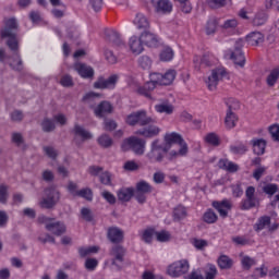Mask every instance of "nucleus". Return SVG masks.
Instances as JSON below:
<instances>
[{"label": "nucleus", "mask_w": 279, "mask_h": 279, "mask_svg": "<svg viewBox=\"0 0 279 279\" xmlns=\"http://www.w3.org/2000/svg\"><path fill=\"white\" fill-rule=\"evenodd\" d=\"M17 31L19 23L16 22V19H9L4 28L0 31V35L1 38H9L7 45L9 49L13 51V57L9 58L8 64L13 71H23V60H21V54L19 53V40L16 39Z\"/></svg>", "instance_id": "nucleus-1"}, {"label": "nucleus", "mask_w": 279, "mask_h": 279, "mask_svg": "<svg viewBox=\"0 0 279 279\" xmlns=\"http://www.w3.org/2000/svg\"><path fill=\"white\" fill-rule=\"evenodd\" d=\"M165 143L166 144H163V145H167V147H169V149H171V145H173V144L180 145L179 150H171L168 154V160H170V161L175 160L177 158H180V157L182 158L189 154V144H186L184 138H182V135H180L175 132L167 133L165 135Z\"/></svg>", "instance_id": "nucleus-2"}, {"label": "nucleus", "mask_w": 279, "mask_h": 279, "mask_svg": "<svg viewBox=\"0 0 279 279\" xmlns=\"http://www.w3.org/2000/svg\"><path fill=\"white\" fill-rule=\"evenodd\" d=\"M147 142L137 136H131L123 140L121 144L122 151H133L135 156H143Z\"/></svg>", "instance_id": "nucleus-3"}, {"label": "nucleus", "mask_w": 279, "mask_h": 279, "mask_svg": "<svg viewBox=\"0 0 279 279\" xmlns=\"http://www.w3.org/2000/svg\"><path fill=\"white\" fill-rule=\"evenodd\" d=\"M169 159V146L160 144V140H155L150 144V150L146 157L150 162H162L165 157Z\"/></svg>", "instance_id": "nucleus-4"}, {"label": "nucleus", "mask_w": 279, "mask_h": 279, "mask_svg": "<svg viewBox=\"0 0 279 279\" xmlns=\"http://www.w3.org/2000/svg\"><path fill=\"white\" fill-rule=\"evenodd\" d=\"M125 123L131 128L136 125L140 128H145L151 123H156V119L147 116L146 110H138L126 116Z\"/></svg>", "instance_id": "nucleus-5"}, {"label": "nucleus", "mask_w": 279, "mask_h": 279, "mask_svg": "<svg viewBox=\"0 0 279 279\" xmlns=\"http://www.w3.org/2000/svg\"><path fill=\"white\" fill-rule=\"evenodd\" d=\"M38 223H43L48 232L54 236H62L66 232V226L62 221H56V218L41 215L37 218Z\"/></svg>", "instance_id": "nucleus-6"}, {"label": "nucleus", "mask_w": 279, "mask_h": 279, "mask_svg": "<svg viewBox=\"0 0 279 279\" xmlns=\"http://www.w3.org/2000/svg\"><path fill=\"white\" fill-rule=\"evenodd\" d=\"M125 247L120 244H114L110 250H109V256L111 258V265L116 267L118 271H121L123 269V263H125Z\"/></svg>", "instance_id": "nucleus-7"}, {"label": "nucleus", "mask_w": 279, "mask_h": 279, "mask_svg": "<svg viewBox=\"0 0 279 279\" xmlns=\"http://www.w3.org/2000/svg\"><path fill=\"white\" fill-rule=\"evenodd\" d=\"M260 206V199L256 196V187L248 186L245 191V199L241 202L242 210H252V208H256Z\"/></svg>", "instance_id": "nucleus-8"}, {"label": "nucleus", "mask_w": 279, "mask_h": 279, "mask_svg": "<svg viewBox=\"0 0 279 279\" xmlns=\"http://www.w3.org/2000/svg\"><path fill=\"white\" fill-rule=\"evenodd\" d=\"M45 195L40 202L41 208H53L58 202H60V191L56 187H48L45 190Z\"/></svg>", "instance_id": "nucleus-9"}, {"label": "nucleus", "mask_w": 279, "mask_h": 279, "mask_svg": "<svg viewBox=\"0 0 279 279\" xmlns=\"http://www.w3.org/2000/svg\"><path fill=\"white\" fill-rule=\"evenodd\" d=\"M228 77V72H226V69L218 68L211 71V74L206 80L207 88L209 90H216L217 85L221 80H226Z\"/></svg>", "instance_id": "nucleus-10"}, {"label": "nucleus", "mask_w": 279, "mask_h": 279, "mask_svg": "<svg viewBox=\"0 0 279 279\" xmlns=\"http://www.w3.org/2000/svg\"><path fill=\"white\" fill-rule=\"evenodd\" d=\"M190 269L189 260L181 259L174 262L168 267V275L172 278H180V276H184Z\"/></svg>", "instance_id": "nucleus-11"}, {"label": "nucleus", "mask_w": 279, "mask_h": 279, "mask_svg": "<svg viewBox=\"0 0 279 279\" xmlns=\"http://www.w3.org/2000/svg\"><path fill=\"white\" fill-rule=\"evenodd\" d=\"M236 109H239V101L232 99L225 118V125L227 130H232L233 128H236V121H239V118L236 117V113L232 111Z\"/></svg>", "instance_id": "nucleus-12"}, {"label": "nucleus", "mask_w": 279, "mask_h": 279, "mask_svg": "<svg viewBox=\"0 0 279 279\" xmlns=\"http://www.w3.org/2000/svg\"><path fill=\"white\" fill-rule=\"evenodd\" d=\"M117 82H119V75L117 74H112L108 78L99 76L94 83V88L99 90H105L106 88H114V86H117Z\"/></svg>", "instance_id": "nucleus-13"}, {"label": "nucleus", "mask_w": 279, "mask_h": 279, "mask_svg": "<svg viewBox=\"0 0 279 279\" xmlns=\"http://www.w3.org/2000/svg\"><path fill=\"white\" fill-rule=\"evenodd\" d=\"M243 39L235 41L234 50L231 51L230 58L238 66H245V54H243Z\"/></svg>", "instance_id": "nucleus-14"}, {"label": "nucleus", "mask_w": 279, "mask_h": 279, "mask_svg": "<svg viewBox=\"0 0 279 279\" xmlns=\"http://www.w3.org/2000/svg\"><path fill=\"white\" fill-rule=\"evenodd\" d=\"M73 69L83 80H93L95 77V69L86 63L77 62Z\"/></svg>", "instance_id": "nucleus-15"}, {"label": "nucleus", "mask_w": 279, "mask_h": 279, "mask_svg": "<svg viewBox=\"0 0 279 279\" xmlns=\"http://www.w3.org/2000/svg\"><path fill=\"white\" fill-rule=\"evenodd\" d=\"M107 239L110 241V243L119 245V243H123V239H125V233L118 227H110L107 230Z\"/></svg>", "instance_id": "nucleus-16"}, {"label": "nucleus", "mask_w": 279, "mask_h": 279, "mask_svg": "<svg viewBox=\"0 0 279 279\" xmlns=\"http://www.w3.org/2000/svg\"><path fill=\"white\" fill-rule=\"evenodd\" d=\"M151 5L157 14H169L173 10V4L169 0H151Z\"/></svg>", "instance_id": "nucleus-17"}, {"label": "nucleus", "mask_w": 279, "mask_h": 279, "mask_svg": "<svg viewBox=\"0 0 279 279\" xmlns=\"http://www.w3.org/2000/svg\"><path fill=\"white\" fill-rule=\"evenodd\" d=\"M148 126H145L144 129H140L135 132L137 136H144V138H155V136H158L160 134V129L158 125L150 123L147 124Z\"/></svg>", "instance_id": "nucleus-18"}, {"label": "nucleus", "mask_w": 279, "mask_h": 279, "mask_svg": "<svg viewBox=\"0 0 279 279\" xmlns=\"http://www.w3.org/2000/svg\"><path fill=\"white\" fill-rule=\"evenodd\" d=\"M142 41L146 47L156 48L158 45H160V39L158 38V35L150 33V32H144L141 34Z\"/></svg>", "instance_id": "nucleus-19"}, {"label": "nucleus", "mask_w": 279, "mask_h": 279, "mask_svg": "<svg viewBox=\"0 0 279 279\" xmlns=\"http://www.w3.org/2000/svg\"><path fill=\"white\" fill-rule=\"evenodd\" d=\"M213 206L216 208V210L219 213L220 217L226 219L228 217V211L232 209V203L230 201L225 199L221 202L215 201L213 203Z\"/></svg>", "instance_id": "nucleus-20"}, {"label": "nucleus", "mask_w": 279, "mask_h": 279, "mask_svg": "<svg viewBox=\"0 0 279 279\" xmlns=\"http://www.w3.org/2000/svg\"><path fill=\"white\" fill-rule=\"evenodd\" d=\"M106 38L108 41L111 43V45L113 47H125V43H123V39H121V35H119V33L117 31H106Z\"/></svg>", "instance_id": "nucleus-21"}, {"label": "nucleus", "mask_w": 279, "mask_h": 279, "mask_svg": "<svg viewBox=\"0 0 279 279\" xmlns=\"http://www.w3.org/2000/svg\"><path fill=\"white\" fill-rule=\"evenodd\" d=\"M246 43L251 45V47H258V45L265 43V35L260 32H252L246 36Z\"/></svg>", "instance_id": "nucleus-22"}, {"label": "nucleus", "mask_w": 279, "mask_h": 279, "mask_svg": "<svg viewBox=\"0 0 279 279\" xmlns=\"http://www.w3.org/2000/svg\"><path fill=\"white\" fill-rule=\"evenodd\" d=\"M129 46L132 53H135L136 56L143 53L144 48L142 37L132 36L129 40Z\"/></svg>", "instance_id": "nucleus-23"}, {"label": "nucleus", "mask_w": 279, "mask_h": 279, "mask_svg": "<svg viewBox=\"0 0 279 279\" xmlns=\"http://www.w3.org/2000/svg\"><path fill=\"white\" fill-rule=\"evenodd\" d=\"M154 90H156V85L148 81L144 85L137 87L136 93L137 95H142V97H146V99H151V93H154Z\"/></svg>", "instance_id": "nucleus-24"}, {"label": "nucleus", "mask_w": 279, "mask_h": 279, "mask_svg": "<svg viewBox=\"0 0 279 279\" xmlns=\"http://www.w3.org/2000/svg\"><path fill=\"white\" fill-rule=\"evenodd\" d=\"M113 110L112 104L110 101H101L95 109L96 117H106V114H111Z\"/></svg>", "instance_id": "nucleus-25"}, {"label": "nucleus", "mask_w": 279, "mask_h": 279, "mask_svg": "<svg viewBox=\"0 0 279 279\" xmlns=\"http://www.w3.org/2000/svg\"><path fill=\"white\" fill-rule=\"evenodd\" d=\"M269 226H271V217L263 216L257 219L253 228L255 232H260L265 230V228H269Z\"/></svg>", "instance_id": "nucleus-26"}, {"label": "nucleus", "mask_w": 279, "mask_h": 279, "mask_svg": "<svg viewBox=\"0 0 279 279\" xmlns=\"http://www.w3.org/2000/svg\"><path fill=\"white\" fill-rule=\"evenodd\" d=\"M217 265L219 269H232L234 260L228 255H220L217 259Z\"/></svg>", "instance_id": "nucleus-27"}, {"label": "nucleus", "mask_w": 279, "mask_h": 279, "mask_svg": "<svg viewBox=\"0 0 279 279\" xmlns=\"http://www.w3.org/2000/svg\"><path fill=\"white\" fill-rule=\"evenodd\" d=\"M137 29H149V19L143 13H137L134 20Z\"/></svg>", "instance_id": "nucleus-28"}, {"label": "nucleus", "mask_w": 279, "mask_h": 279, "mask_svg": "<svg viewBox=\"0 0 279 279\" xmlns=\"http://www.w3.org/2000/svg\"><path fill=\"white\" fill-rule=\"evenodd\" d=\"M187 216L189 213L186 211V207L182 205H178L172 211L173 221H182L183 219H186Z\"/></svg>", "instance_id": "nucleus-29"}, {"label": "nucleus", "mask_w": 279, "mask_h": 279, "mask_svg": "<svg viewBox=\"0 0 279 279\" xmlns=\"http://www.w3.org/2000/svg\"><path fill=\"white\" fill-rule=\"evenodd\" d=\"M75 136H80L82 141H90L93 138V133H89L84 126L76 124L73 130Z\"/></svg>", "instance_id": "nucleus-30"}, {"label": "nucleus", "mask_w": 279, "mask_h": 279, "mask_svg": "<svg viewBox=\"0 0 279 279\" xmlns=\"http://www.w3.org/2000/svg\"><path fill=\"white\" fill-rule=\"evenodd\" d=\"M252 145L256 156H263V154H265V147H267V142H265V140H253Z\"/></svg>", "instance_id": "nucleus-31"}, {"label": "nucleus", "mask_w": 279, "mask_h": 279, "mask_svg": "<svg viewBox=\"0 0 279 279\" xmlns=\"http://www.w3.org/2000/svg\"><path fill=\"white\" fill-rule=\"evenodd\" d=\"M134 197V189L132 187H124L118 191V199L120 202H130Z\"/></svg>", "instance_id": "nucleus-32"}, {"label": "nucleus", "mask_w": 279, "mask_h": 279, "mask_svg": "<svg viewBox=\"0 0 279 279\" xmlns=\"http://www.w3.org/2000/svg\"><path fill=\"white\" fill-rule=\"evenodd\" d=\"M218 167L219 169H223L225 171H230V173L239 171V166H236L232 161H229L228 159H220L218 162Z\"/></svg>", "instance_id": "nucleus-33"}, {"label": "nucleus", "mask_w": 279, "mask_h": 279, "mask_svg": "<svg viewBox=\"0 0 279 279\" xmlns=\"http://www.w3.org/2000/svg\"><path fill=\"white\" fill-rule=\"evenodd\" d=\"M177 72L175 70H168L165 74H162L161 86H169L173 84V80H175Z\"/></svg>", "instance_id": "nucleus-34"}, {"label": "nucleus", "mask_w": 279, "mask_h": 279, "mask_svg": "<svg viewBox=\"0 0 279 279\" xmlns=\"http://www.w3.org/2000/svg\"><path fill=\"white\" fill-rule=\"evenodd\" d=\"M221 27L226 32H236V27H239V20L238 19L226 20L221 25Z\"/></svg>", "instance_id": "nucleus-35"}, {"label": "nucleus", "mask_w": 279, "mask_h": 279, "mask_svg": "<svg viewBox=\"0 0 279 279\" xmlns=\"http://www.w3.org/2000/svg\"><path fill=\"white\" fill-rule=\"evenodd\" d=\"M97 143L100 147H104V149H108L110 148V146L112 145L113 141L112 137H110V135L108 134H101L98 138H97Z\"/></svg>", "instance_id": "nucleus-36"}, {"label": "nucleus", "mask_w": 279, "mask_h": 279, "mask_svg": "<svg viewBox=\"0 0 279 279\" xmlns=\"http://www.w3.org/2000/svg\"><path fill=\"white\" fill-rule=\"evenodd\" d=\"M278 78H279V68H275L274 70H271V72L266 78L267 85L270 87L276 86V82H278Z\"/></svg>", "instance_id": "nucleus-37"}, {"label": "nucleus", "mask_w": 279, "mask_h": 279, "mask_svg": "<svg viewBox=\"0 0 279 279\" xmlns=\"http://www.w3.org/2000/svg\"><path fill=\"white\" fill-rule=\"evenodd\" d=\"M41 129H43V132H53V130H56V121L49 119V118H45L43 121H41Z\"/></svg>", "instance_id": "nucleus-38"}, {"label": "nucleus", "mask_w": 279, "mask_h": 279, "mask_svg": "<svg viewBox=\"0 0 279 279\" xmlns=\"http://www.w3.org/2000/svg\"><path fill=\"white\" fill-rule=\"evenodd\" d=\"M155 110L165 114H173V105L171 104H159L155 106Z\"/></svg>", "instance_id": "nucleus-39"}, {"label": "nucleus", "mask_w": 279, "mask_h": 279, "mask_svg": "<svg viewBox=\"0 0 279 279\" xmlns=\"http://www.w3.org/2000/svg\"><path fill=\"white\" fill-rule=\"evenodd\" d=\"M219 25V23L217 22V19L213 17L209 19L206 25V34L207 36H213V34H215V32H217V26Z\"/></svg>", "instance_id": "nucleus-40"}, {"label": "nucleus", "mask_w": 279, "mask_h": 279, "mask_svg": "<svg viewBox=\"0 0 279 279\" xmlns=\"http://www.w3.org/2000/svg\"><path fill=\"white\" fill-rule=\"evenodd\" d=\"M159 57L162 62H171L173 60V49L169 47L163 48Z\"/></svg>", "instance_id": "nucleus-41"}, {"label": "nucleus", "mask_w": 279, "mask_h": 279, "mask_svg": "<svg viewBox=\"0 0 279 279\" xmlns=\"http://www.w3.org/2000/svg\"><path fill=\"white\" fill-rule=\"evenodd\" d=\"M267 23V14L265 12H258L254 20H253V25L255 27H260L262 25H265Z\"/></svg>", "instance_id": "nucleus-42"}, {"label": "nucleus", "mask_w": 279, "mask_h": 279, "mask_svg": "<svg viewBox=\"0 0 279 279\" xmlns=\"http://www.w3.org/2000/svg\"><path fill=\"white\" fill-rule=\"evenodd\" d=\"M241 265L243 269H245L246 271H250V269H252V267L256 265V259L245 255L241 259Z\"/></svg>", "instance_id": "nucleus-43"}, {"label": "nucleus", "mask_w": 279, "mask_h": 279, "mask_svg": "<svg viewBox=\"0 0 279 279\" xmlns=\"http://www.w3.org/2000/svg\"><path fill=\"white\" fill-rule=\"evenodd\" d=\"M217 214L213 209H208L203 215V221H205V223H217Z\"/></svg>", "instance_id": "nucleus-44"}, {"label": "nucleus", "mask_w": 279, "mask_h": 279, "mask_svg": "<svg viewBox=\"0 0 279 279\" xmlns=\"http://www.w3.org/2000/svg\"><path fill=\"white\" fill-rule=\"evenodd\" d=\"M135 191H138L140 193H145L146 195H148V193H151L154 189L150 186L149 183H147V181H140L136 184Z\"/></svg>", "instance_id": "nucleus-45"}, {"label": "nucleus", "mask_w": 279, "mask_h": 279, "mask_svg": "<svg viewBox=\"0 0 279 279\" xmlns=\"http://www.w3.org/2000/svg\"><path fill=\"white\" fill-rule=\"evenodd\" d=\"M76 197H83L87 202H93V190L90 187H85L76 192Z\"/></svg>", "instance_id": "nucleus-46"}, {"label": "nucleus", "mask_w": 279, "mask_h": 279, "mask_svg": "<svg viewBox=\"0 0 279 279\" xmlns=\"http://www.w3.org/2000/svg\"><path fill=\"white\" fill-rule=\"evenodd\" d=\"M99 182L105 186H112V174L108 171L100 173Z\"/></svg>", "instance_id": "nucleus-47"}, {"label": "nucleus", "mask_w": 279, "mask_h": 279, "mask_svg": "<svg viewBox=\"0 0 279 279\" xmlns=\"http://www.w3.org/2000/svg\"><path fill=\"white\" fill-rule=\"evenodd\" d=\"M138 65L141 69H144V71H149V69H151V59L147 56H142L138 58Z\"/></svg>", "instance_id": "nucleus-48"}, {"label": "nucleus", "mask_w": 279, "mask_h": 279, "mask_svg": "<svg viewBox=\"0 0 279 279\" xmlns=\"http://www.w3.org/2000/svg\"><path fill=\"white\" fill-rule=\"evenodd\" d=\"M206 143L209 145H213L214 147H219L221 141L219 140V136L215 133H209L205 137Z\"/></svg>", "instance_id": "nucleus-49"}, {"label": "nucleus", "mask_w": 279, "mask_h": 279, "mask_svg": "<svg viewBox=\"0 0 279 279\" xmlns=\"http://www.w3.org/2000/svg\"><path fill=\"white\" fill-rule=\"evenodd\" d=\"M154 235L156 236V230L146 229L142 233V241H144V243H151V240L154 239Z\"/></svg>", "instance_id": "nucleus-50"}, {"label": "nucleus", "mask_w": 279, "mask_h": 279, "mask_svg": "<svg viewBox=\"0 0 279 279\" xmlns=\"http://www.w3.org/2000/svg\"><path fill=\"white\" fill-rule=\"evenodd\" d=\"M264 193H266V195H269L270 197H272V195H276V193H278V184L276 183H268L263 187Z\"/></svg>", "instance_id": "nucleus-51"}, {"label": "nucleus", "mask_w": 279, "mask_h": 279, "mask_svg": "<svg viewBox=\"0 0 279 279\" xmlns=\"http://www.w3.org/2000/svg\"><path fill=\"white\" fill-rule=\"evenodd\" d=\"M217 266H215L214 264H208L207 270L205 272L206 279H215L217 277Z\"/></svg>", "instance_id": "nucleus-52"}, {"label": "nucleus", "mask_w": 279, "mask_h": 279, "mask_svg": "<svg viewBox=\"0 0 279 279\" xmlns=\"http://www.w3.org/2000/svg\"><path fill=\"white\" fill-rule=\"evenodd\" d=\"M230 151L235 155H243L245 154V151H247V146H245L244 144L231 145Z\"/></svg>", "instance_id": "nucleus-53"}, {"label": "nucleus", "mask_w": 279, "mask_h": 279, "mask_svg": "<svg viewBox=\"0 0 279 279\" xmlns=\"http://www.w3.org/2000/svg\"><path fill=\"white\" fill-rule=\"evenodd\" d=\"M150 84H154L155 88L156 86H162V74L161 73H150V81H148Z\"/></svg>", "instance_id": "nucleus-54"}, {"label": "nucleus", "mask_w": 279, "mask_h": 279, "mask_svg": "<svg viewBox=\"0 0 279 279\" xmlns=\"http://www.w3.org/2000/svg\"><path fill=\"white\" fill-rule=\"evenodd\" d=\"M155 236L157 241H159L160 243H167V241L171 239V233H169L168 231H161V232L155 231Z\"/></svg>", "instance_id": "nucleus-55"}, {"label": "nucleus", "mask_w": 279, "mask_h": 279, "mask_svg": "<svg viewBox=\"0 0 279 279\" xmlns=\"http://www.w3.org/2000/svg\"><path fill=\"white\" fill-rule=\"evenodd\" d=\"M118 126L117 121L112 119H105L104 121V130L106 132H113V130Z\"/></svg>", "instance_id": "nucleus-56"}, {"label": "nucleus", "mask_w": 279, "mask_h": 279, "mask_svg": "<svg viewBox=\"0 0 279 279\" xmlns=\"http://www.w3.org/2000/svg\"><path fill=\"white\" fill-rule=\"evenodd\" d=\"M37 239L39 243H43L44 245L45 243H56V238L49 233H41Z\"/></svg>", "instance_id": "nucleus-57"}, {"label": "nucleus", "mask_w": 279, "mask_h": 279, "mask_svg": "<svg viewBox=\"0 0 279 279\" xmlns=\"http://www.w3.org/2000/svg\"><path fill=\"white\" fill-rule=\"evenodd\" d=\"M179 8L184 14H191V11L193 10V7L191 5V2L189 0L179 2Z\"/></svg>", "instance_id": "nucleus-58"}, {"label": "nucleus", "mask_w": 279, "mask_h": 279, "mask_svg": "<svg viewBox=\"0 0 279 279\" xmlns=\"http://www.w3.org/2000/svg\"><path fill=\"white\" fill-rule=\"evenodd\" d=\"M105 58L107 62H109V64H117V56H114V52H112V50L106 48Z\"/></svg>", "instance_id": "nucleus-59"}, {"label": "nucleus", "mask_w": 279, "mask_h": 279, "mask_svg": "<svg viewBox=\"0 0 279 279\" xmlns=\"http://www.w3.org/2000/svg\"><path fill=\"white\" fill-rule=\"evenodd\" d=\"M60 84L65 88H70V86H73V77L69 74H65L61 77Z\"/></svg>", "instance_id": "nucleus-60"}, {"label": "nucleus", "mask_w": 279, "mask_h": 279, "mask_svg": "<svg viewBox=\"0 0 279 279\" xmlns=\"http://www.w3.org/2000/svg\"><path fill=\"white\" fill-rule=\"evenodd\" d=\"M193 245L196 250H204V247H208V241L202 239H194Z\"/></svg>", "instance_id": "nucleus-61"}, {"label": "nucleus", "mask_w": 279, "mask_h": 279, "mask_svg": "<svg viewBox=\"0 0 279 279\" xmlns=\"http://www.w3.org/2000/svg\"><path fill=\"white\" fill-rule=\"evenodd\" d=\"M81 215L85 221H93V211H90L89 208H86V207L82 208Z\"/></svg>", "instance_id": "nucleus-62"}, {"label": "nucleus", "mask_w": 279, "mask_h": 279, "mask_svg": "<svg viewBox=\"0 0 279 279\" xmlns=\"http://www.w3.org/2000/svg\"><path fill=\"white\" fill-rule=\"evenodd\" d=\"M269 132H270L271 137L274 138V141L279 142V125L278 124L271 125L269 128Z\"/></svg>", "instance_id": "nucleus-63"}, {"label": "nucleus", "mask_w": 279, "mask_h": 279, "mask_svg": "<svg viewBox=\"0 0 279 279\" xmlns=\"http://www.w3.org/2000/svg\"><path fill=\"white\" fill-rule=\"evenodd\" d=\"M142 279H165L160 275H154L151 271L146 270L142 275Z\"/></svg>", "instance_id": "nucleus-64"}]
</instances>
